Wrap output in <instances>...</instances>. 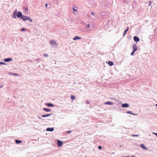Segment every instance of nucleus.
<instances>
[{
  "instance_id": "obj_1",
  "label": "nucleus",
  "mask_w": 157,
  "mask_h": 157,
  "mask_svg": "<svg viewBox=\"0 0 157 157\" xmlns=\"http://www.w3.org/2000/svg\"><path fill=\"white\" fill-rule=\"evenodd\" d=\"M21 18L24 21L29 20L30 22H33V20L28 16L26 17L25 16H22Z\"/></svg>"
},
{
  "instance_id": "obj_2",
  "label": "nucleus",
  "mask_w": 157,
  "mask_h": 157,
  "mask_svg": "<svg viewBox=\"0 0 157 157\" xmlns=\"http://www.w3.org/2000/svg\"><path fill=\"white\" fill-rule=\"evenodd\" d=\"M50 43L53 46H57V44L56 42L54 40H51L50 41Z\"/></svg>"
},
{
  "instance_id": "obj_3",
  "label": "nucleus",
  "mask_w": 157,
  "mask_h": 157,
  "mask_svg": "<svg viewBox=\"0 0 157 157\" xmlns=\"http://www.w3.org/2000/svg\"><path fill=\"white\" fill-rule=\"evenodd\" d=\"M133 51L136 52L137 50V47L136 44H133L132 45Z\"/></svg>"
},
{
  "instance_id": "obj_4",
  "label": "nucleus",
  "mask_w": 157,
  "mask_h": 157,
  "mask_svg": "<svg viewBox=\"0 0 157 157\" xmlns=\"http://www.w3.org/2000/svg\"><path fill=\"white\" fill-rule=\"evenodd\" d=\"M63 144V143L61 141L59 140H57V145L59 147H61L62 145Z\"/></svg>"
},
{
  "instance_id": "obj_5",
  "label": "nucleus",
  "mask_w": 157,
  "mask_h": 157,
  "mask_svg": "<svg viewBox=\"0 0 157 157\" xmlns=\"http://www.w3.org/2000/svg\"><path fill=\"white\" fill-rule=\"evenodd\" d=\"M129 104H127V103L123 104L121 105V106L123 108L128 107H129Z\"/></svg>"
},
{
  "instance_id": "obj_6",
  "label": "nucleus",
  "mask_w": 157,
  "mask_h": 157,
  "mask_svg": "<svg viewBox=\"0 0 157 157\" xmlns=\"http://www.w3.org/2000/svg\"><path fill=\"white\" fill-rule=\"evenodd\" d=\"M106 63H108L109 65L110 66H112L113 65V62L110 61H109L106 62Z\"/></svg>"
},
{
  "instance_id": "obj_7",
  "label": "nucleus",
  "mask_w": 157,
  "mask_h": 157,
  "mask_svg": "<svg viewBox=\"0 0 157 157\" xmlns=\"http://www.w3.org/2000/svg\"><path fill=\"white\" fill-rule=\"evenodd\" d=\"M133 39L135 41H140L139 38L137 36H134L133 37Z\"/></svg>"
},
{
  "instance_id": "obj_8",
  "label": "nucleus",
  "mask_w": 157,
  "mask_h": 157,
  "mask_svg": "<svg viewBox=\"0 0 157 157\" xmlns=\"http://www.w3.org/2000/svg\"><path fill=\"white\" fill-rule=\"evenodd\" d=\"M22 13L21 12H18V13L17 14V17H22Z\"/></svg>"
},
{
  "instance_id": "obj_9",
  "label": "nucleus",
  "mask_w": 157,
  "mask_h": 157,
  "mask_svg": "<svg viewBox=\"0 0 157 157\" xmlns=\"http://www.w3.org/2000/svg\"><path fill=\"white\" fill-rule=\"evenodd\" d=\"M129 28L128 27H127V29L124 31L123 33V36L125 35L127 33V32L129 30Z\"/></svg>"
},
{
  "instance_id": "obj_10",
  "label": "nucleus",
  "mask_w": 157,
  "mask_h": 157,
  "mask_svg": "<svg viewBox=\"0 0 157 157\" xmlns=\"http://www.w3.org/2000/svg\"><path fill=\"white\" fill-rule=\"evenodd\" d=\"M54 130V128H47L46 130L47 131H53Z\"/></svg>"
},
{
  "instance_id": "obj_11",
  "label": "nucleus",
  "mask_w": 157,
  "mask_h": 157,
  "mask_svg": "<svg viewBox=\"0 0 157 157\" xmlns=\"http://www.w3.org/2000/svg\"><path fill=\"white\" fill-rule=\"evenodd\" d=\"M12 60V58H8L7 59H4V61L5 62H8L11 61Z\"/></svg>"
},
{
  "instance_id": "obj_12",
  "label": "nucleus",
  "mask_w": 157,
  "mask_h": 157,
  "mask_svg": "<svg viewBox=\"0 0 157 157\" xmlns=\"http://www.w3.org/2000/svg\"><path fill=\"white\" fill-rule=\"evenodd\" d=\"M81 39V37L76 36H75L73 38V40H80Z\"/></svg>"
},
{
  "instance_id": "obj_13",
  "label": "nucleus",
  "mask_w": 157,
  "mask_h": 157,
  "mask_svg": "<svg viewBox=\"0 0 157 157\" xmlns=\"http://www.w3.org/2000/svg\"><path fill=\"white\" fill-rule=\"evenodd\" d=\"M46 105H47L48 106H50V107H53L54 106V105L50 103H46Z\"/></svg>"
},
{
  "instance_id": "obj_14",
  "label": "nucleus",
  "mask_w": 157,
  "mask_h": 157,
  "mask_svg": "<svg viewBox=\"0 0 157 157\" xmlns=\"http://www.w3.org/2000/svg\"><path fill=\"white\" fill-rule=\"evenodd\" d=\"M43 109L46 112H50L51 111V109L44 108H43Z\"/></svg>"
},
{
  "instance_id": "obj_15",
  "label": "nucleus",
  "mask_w": 157,
  "mask_h": 157,
  "mask_svg": "<svg viewBox=\"0 0 157 157\" xmlns=\"http://www.w3.org/2000/svg\"><path fill=\"white\" fill-rule=\"evenodd\" d=\"M141 147L143 149H144L147 150V149L145 147V145L144 144H142L140 145Z\"/></svg>"
},
{
  "instance_id": "obj_16",
  "label": "nucleus",
  "mask_w": 157,
  "mask_h": 157,
  "mask_svg": "<svg viewBox=\"0 0 157 157\" xmlns=\"http://www.w3.org/2000/svg\"><path fill=\"white\" fill-rule=\"evenodd\" d=\"M113 103L111 102L107 101L105 103V104L112 105L113 104Z\"/></svg>"
},
{
  "instance_id": "obj_17",
  "label": "nucleus",
  "mask_w": 157,
  "mask_h": 157,
  "mask_svg": "<svg viewBox=\"0 0 157 157\" xmlns=\"http://www.w3.org/2000/svg\"><path fill=\"white\" fill-rule=\"evenodd\" d=\"M51 114H48L47 115H42V117H47L50 116L51 115Z\"/></svg>"
},
{
  "instance_id": "obj_18",
  "label": "nucleus",
  "mask_w": 157,
  "mask_h": 157,
  "mask_svg": "<svg viewBox=\"0 0 157 157\" xmlns=\"http://www.w3.org/2000/svg\"><path fill=\"white\" fill-rule=\"evenodd\" d=\"M15 143L17 144H20L21 143V141L18 140H16L15 141Z\"/></svg>"
},
{
  "instance_id": "obj_19",
  "label": "nucleus",
  "mask_w": 157,
  "mask_h": 157,
  "mask_svg": "<svg viewBox=\"0 0 157 157\" xmlns=\"http://www.w3.org/2000/svg\"><path fill=\"white\" fill-rule=\"evenodd\" d=\"M70 98L71 99L74 100L75 99L76 97L74 95H71V96Z\"/></svg>"
},
{
  "instance_id": "obj_20",
  "label": "nucleus",
  "mask_w": 157,
  "mask_h": 157,
  "mask_svg": "<svg viewBox=\"0 0 157 157\" xmlns=\"http://www.w3.org/2000/svg\"><path fill=\"white\" fill-rule=\"evenodd\" d=\"M16 13L17 12H16L15 13H14L13 14V17L14 18H15L16 17Z\"/></svg>"
},
{
  "instance_id": "obj_21",
  "label": "nucleus",
  "mask_w": 157,
  "mask_h": 157,
  "mask_svg": "<svg viewBox=\"0 0 157 157\" xmlns=\"http://www.w3.org/2000/svg\"><path fill=\"white\" fill-rule=\"evenodd\" d=\"M44 57H48V55L47 54L44 53Z\"/></svg>"
},
{
  "instance_id": "obj_22",
  "label": "nucleus",
  "mask_w": 157,
  "mask_h": 157,
  "mask_svg": "<svg viewBox=\"0 0 157 157\" xmlns=\"http://www.w3.org/2000/svg\"><path fill=\"white\" fill-rule=\"evenodd\" d=\"M139 136L138 135H133L132 136H134V137H135V136L138 137Z\"/></svg>"
},
{
  "instance_id": "obj_23",
  "label": "nucleus",
  "mask_w": 157,
  "mask_h": 157,
  "mask_svg": "<svg viewBox=\"0 0 157 157\" xmlns=\"http://www.w3.org/2000/svg\"><path fill=\"white\" fill-rule=\"evenodd\" d=\"M135 52L133 51V52L131 53V56L133 55Z\"/></svg>"
},
{
  "instance_id": "obj_24",
  "label": "nucleus",
  "mask_w": 157,
  "mask_h": 157,
  "mask_svg": "<svg viewBox=\"0 0 157 157\" xmlns=\"http://www.w3.org/2000/svg\"><path fill=\"white\" fill-rule=\"evenodd\" d=\"M73 11L75 12H76L77 11L76 10L75 8L74 7L73 8Z\"/></svg>"
},
{
  "instance_id": "obj_25",
  "label": "nucleus",
  "mask_w": 157,
  "mask_h": 157,
  "mask_svg": "<svg viewBox=\"0 0 157 157\" xmlns=\"http://www.w3.org/2000/svg\"><path fill=\"white\" fill-rule=\"evenodd\" d=\"M21 31H24L25 30V28H22L21 29Z\"/></svg>"
},
{
  "instance_id": "obj_26",
  "label": "nucleus",
  "mask_w": 157,
  "mask_h": 157,
  "mask_svg": "<svg viewBox=\"0 0 157 157\" xmlns=\"http://www.w3.org/2000/svg\"><path fill=\"white\" fill-rule=\"evenodd\" d=\"M149 6H150L151 3V1H150L149 2Z\"/></svg>"
},
{
  "instance_id": "obj_27",
  "label": "nucleus",
  "mask_w": 157,
  "mask_h": 157,
  "mask_svg": "<svg viewBox=\"0 0 157 157\" xmlns=\"http://www.w3.org/2000/svg\"><path fill=\"white\" fill-rule=\"evenodd\" d=\"M127 113L129 114H132V113H131V112L130 111H129L127 112Z\"/></svg>"
},
{
  "instance_id": "obj_28",
  "label": "nucleus",
  "mask_w": 157,
  "mask_h": 157,
  "mask_svg": "<svg viewBox=\"0 0 157 157\" xmlns=\"http://www.w3.org/2000/svg\"><path fill=\"white\" fill-rule=\"evenodd\" d=\"M86 103L87 104H90V102L89 101H86Z\"/></svg>"
},
{
  "instance_id": "obj_29",
  "label": "nucleus",
  "mask_w": 157,
  "mask_h": 157,
  "mask_svg": "<svg viewBox=\"0 0 157 157\" xmlns=\"http://www.w3.org/2000/svg\"><path fill=\"white\" fill-rule=\"evenodd\" d=\"M101 148H102V147H101V146H99L98 147V149H101Z\"/></svg>"
},
{
  "instance_id": "obj_30",
  "label": "nucleus",
  "mask_w": 157,
  "mask_h": 157,
  "mask_svg": "<svg viewBox=\"0 0 157 157\" xmlns=\"http://www.w3.org/2000/svg\"><path fill=\"white\" fill-rule=\"evenodd\" d=\"M90 26V25L89 24H88L86 25V27L88 28Z\"/></svg>"
},
{
  "instance_id": "obj_31",
  "label": "nucleus",
  "mask_w": 157,
  "mask_h": 157,
  "mask_svg": "<svg viewBox=\"0 0 157 157\" xmlns=\"http://www.w3.org/2000/svg\"><path fill=\"white\" fill-rule=\"evenodd\" d=\"M45 6L46 7H48V4L47 3H46L45 5Z\"/></svg>"
},
{
  "instance_id": "obj_32",
  "label": "nucleus",
  "mask_w": 157,
  "mask_h": 157,
  "mask_svg": "<svg viewBox=\"0 0 157 157\" xmlns=\"http://www.w3.org/2000/svg\"><path fill=\"white\" fill-rule=\"evenodd\" d=\"M0 64H4L5 63H4L0 62Z\"/></svg>"
},
{
  "instance_id": "obj_33",
  "label": "nucleus",
  "mask_w": 157,
  "mask_h": 157,
  "mask_svg": "<svg viewBox=\"0 0 157 157\" xmlns=\"http://www.w3.org/2000/svg\"><path fill=\"white\" fill-rule=\"evenodd\" d=\"M71 132V131H68L67 132V133H70Z\"/></svg>"
},
{
  "instance_id": "obj_34",
  "label": "nucleus",
  "mask_w": 157,
  "mask_h": 157,
  "mask_svg": "<svg viewBox=\"0 0 157 157\" xmlns=\"http://www.w3.org/2000/svg\"><path fill=\"white\" fill-rule=\"evenodd\" d=\"M91 13L93 15V16L94 15V13H93L91 12Z\"/></svg>"
},
{
  "instance_id": "obj_35",
  "label": "nucleus",
  "mask_w": 157,
  "mask_h": 157,
  "mask_svg": "<svg viewBox=\"0 0 157 157\" xmlns=\"http://www.w3.org/2000/svg\"><path fill=\"white\" fill-rule=\"evenodd\" d=\"M154 133V134H155V135L157 137V133Z\"/></svg>"
},
{
  "instance_id": "obj_36",
  "label": "nucleus",
  "mask_w": 157,
  "mask_h": 157,
  "mask_svg": "<svg viewBox=\"0 0 157 157\" xmlns=\"http://www.w3.org/2000/svg\"><path fill=\"white\" fill-rule=\"evenodd\" d=\"M13 75H16V76H17V75L16 74H15V73H14L13 74Z\"/></svg>"
},
{
  "instance_id": "obj_37",
  "label": "nucleus",
  "mask_w": 157,
  "mask_h": 157,
  "mask_svg": "<svg viewBox=\"0 0 157 157\" xmlns=\"http://www.w3.org/2000/svg\"><path fill=\"white\" fill-rule=\"evenodd\" d=\"M3 87V86H0V88H1V87Z\"/></svg>"
},
{
  "instance_id": "obj_38",
  "label": "nucleus",
  "mask_w": 157,
  "mask_h": 157,
  "mask_svg": "<svg viewBox=\"0 0 157 157\" xmlns=\"http://www.w3.org/2000/svg\"><path fill=\"white\" fill-rule=\"evenodd\" d=\"M156 106L157 107V104H156Z\"/></svg>"
},
{
  "instance_id": "obj_39",
  "label": "nucleus",
  "mask_w": 157,
  "mask_h": 157,
  "mask_svg": "<svg viewBox=\"0 0 157 157\" xmlns=\"http://www.w3.org/2000/svg\"><path fill=\"white\" fill-rule=\"evenodd\" d=\"M124 157H129V156H127V157L124 156Z\"/></svg>"
}]
</instances>
